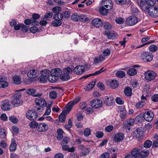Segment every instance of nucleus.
<instances>
[{
  "label": "nucleus",
  "instance_id": "c9c22d12",
  "mask_svg": "<svg viewBox=\"0 0 158 158\" xmlns=\"http://www.w3.org/2000/svg\"><path fill=\"white\" fill-rule=\"evenodd\" d=\"M14 140V142H12L11 144L9 147V149L10 152H14L16 149L17 144L15 142V141Z\"/></svg>",
  "mask_w": 158,
  "mask_h": 158
},
{
  "label": "nucleus",
  "instance_id": "a18cd8bd",
  "mask_svg": "<svg viewBox=\"0 0 158 158\" xmlns=\"http://www.w3.org/2000/svg\"><path fill=\"white\" fill-rule=\"evenodd\" d=\"M38 123L36 122L35 121H33L29 123V126L31 128H36L37 129V127L38 126Z\"/></svg>",
  "mask_w": 158,
  "mask_h": 158
},
{
  "label": "nucleus",
  "instance_id": "f8f14e48",
  "mask_svg": "<svg viewBox=\"0 0 158 158\" xmlns=\"http://www.w3.org/2000/svg\"><path fill=\"white\" fill-rule=\"evenodd\" d=\"M91 104L93 108H98L102 106V102L100 99H95L92 101Z\"/></svg>",
  "mask_w": 158,
  "mask_h": 158
},
{
  "label": "nucleus",
  "instance_id": "3c124183",
  "mask_svg": "<svg viewBox=\"0 0 158 158\" xmlns=\"http://www.w3.org/2000/svg\"><path fill=\"white\" fill-rule=\"evenodd\" d=\"M110 53V51L108 48L105 49L103 50L102 53L104 56H106L109 55Z\"/></svg>",
  "mask_w": 158,
  "mask_h": 158
},
{
  "label": "nucleus",
  "instance_id": "a878e982",
  "mask_svg": "<svg viewBox=\"0 0 158 158\" xmlns=\"http://www.w3.org/2000/svg\"><path fill=\"white\" fill-rule=\"evenodd\" d=\"M105 34L107 36V38L110 39H114L116 37V34L110 32L105 31Z\"/></svg>",
  "mask_w": 158,
  "mask_h": 158
},
{
  "label": "nucleus",
  "instance_id": "4d7b16f0",
  "mask_svg": "<svg viewBox=\"0 0 158 158\" xmlns=\"http://www.w3.org/2000/svg\"><path fill=\"white\" fill-rule=\"evenodd\" d=\"M144 106L143 102H139L137 103L135 105L136 107L138 109H140L142 108Z\"/></svg>",
  "mask_w": 158,
  "mask_h": 158
},
{
  "label": "nucleus",
  "instance_id": "052dcab7",
  "mask_svg": "<svg viewBox=\"0 0 158 158\" xmlns=\"http://www.w3.org/2000/svg\"><path fill=\"white\" fill-rule=\"evenodd\" d=\"M113 128L114 127L112 125H109L106 127L105 130L107 132H109L112 131Z\"/></svg>",
  "mask_w": 158,
  "mask_h": 158
},
{
  "label": "nucleus",
  "instance_id": "864d4df0",
  "mask_svg": "<svg viewBox=\"0 0 158 158\" xmlns=\"http://www.w3.org/2000/svg\"><path fill=\"white\" fill-rule=\"evenodd\" d=\"M91 132V130L89 128H87L85 130L84 134L85 136H88L90 135Z\"/></svg>",
  "mask_w": 158,
  "mask_h": 158
},
{
  "label": "nucleus",
  "instance_id": "473e14b6",
  "mask_svg": "<svg viewBox=\"0 0 158 158\" xmlns=\"http://www.w3.org/2000/svg\"><path fill=\"white\" fill-rule=\"evenodd\" d=\"M89 152L90 149L89 148H84V150L81 151L80 154V156L81 157L86 156L89 154Z\"/></svg>",
  "mask_w": 158,
  "mask_h": 158
},
{
  "label": "nucleus",
  "instance_id": "39448f33",
  "mask_svg": "<svg viewBox=\"0 0 158 158\" xmlns=\"http://www.w3.org/2000/svg\"><path fill=\"white\" fill-rule=\"evenodd\" d=\"M143 11L145 13H148L150 16L153 18L158 17V7H153L148 9L147 11Z\"/></svg>",
  "mask_w": 158,
  "mask_h": 158
},
{
  "label": "nucleus",
  "instance_id": "8fccbe9b",
  "mask_svg": "<svg viewBox=\"0 0 158 158\" xmlns=\"http://www.w3.org/2000/svg\"><path fill=\"white\" fill-rule=\"evenodd\" d=\"M152 144V142L150 140H146L144 143V147L146 148H149L151 146Z\"/></svg>",
  "mask_w": 158,
  "mask_h": 158
},
{
  "label": "nucleus",
  "instance_id": "423d86ee",
  "mask_svg": "<svg viewBox=\"0 0 158 158\" xmlns=\"http://www.w3.org/2000/svg\"><path fill=\"white\" fill-rule=\"evenodd\" d=\"M27 118L31 120H35L38 117V114L36 111L33 110H29L26 113Z\"/></svg>",
  "mask_w": 158,
  "mask_h": 158
},
{
  "label": "nucleus",
  "instance_id": "f704fd0d",
  "mask_svg": "<svg viewBox=\"0 0 158 158\" xmlns=\"http://www.w3.org/2000/svg\"><path fill=\"white\" fill-rule=\"evenodd\" d=\"M13 79L14 83L17 85H19L21 83V81L19 76H13Z\"/></svg>",
  "mask_w": 158,
  "mask_h": 158
},
{
  "label": "nucleus",
  "instance_id": "e433bc0d",
  "mask_svg": "<svg viewBox=\"0 0 158 158\" xmlns=\"http://www.w3.org/2000/svg\"><path fill=\"white\" fill-rule=\"evenodd\" d=\"M59 78V76L52 75L50 74L48 80L50 82L53 83L56 82Z\"/></svg>",
  "mask_w": 158,
  "mask_h": 158
},
{
  "label": "nucleus",
  "instance_id": "aec40b11",
  "mask_svg": "<svg viewBox=\"0 0 158 158\" xmlns=\"http://www.w3.org/2000/svg\"><path fill=\"white\" fill-rule=\"evenodd\" d=\"M92 23L96 27H99L102 25V22L100 19L95 18L93 20Z\"/></svg>",
  "mask_w": 158,
  "mask_h": 158
},
{
  "label": "nucleus",
  "instance_id": "338daca9",
  "mask_svg": "<svg viewBox=\"0 0 158 158\" xmlns=\"http://www.w3.org/2000/svg\"><path fill=\"white\" fill-rule=\"evenodd\" d=\"M1 119L3 121H5L8 118L5 114H2L0 116Z\"/></svg>",
  "mask_w": 158,
  "mask_h": 158
},
{
  "label": "nucleus",
  "instance_id": "a19ab883",
  "mask_svg": "<svg viewBox=\"0 0 158 158\" xmlns=\"http://www.w3.org/2000/svg\"><path fill=\"white\" fill-rule=\"evenodd\" d=\"M39 81L41 83H44L48 80V78L44 75H41L38 79Z\"/></svg>",
  "mask_w": 158,
  "mask_h": 158
},
{
  "label": "nucleus",
  "instance_id": "79ce46f5",
  "mask_svg": "<svg viewBox=\"0 0 158 158\" xmlns=\"http://www.w3.org/2000/svg\"><path fill=\"white\" fill-rule=\"evenodd\" d=\"M70 13L69 11H66L64 12L63 14L60 13V16L61 18V20L64 17L65 18H68L70 16Z\"/></svg>",
  "mask_w": 158,
  "mask_h": 158
},
{
  "label": "nucleus",
  "instance_id": "2f4dec72",
  "mask_svg": "<svg viewBox=\"0 0 158 158\" xmlns=\"http://www.w3.org/2000/svg\"><path fill=\"white\" fill-rule=\"evenodd\" d=\"M102 6L100 8V12L102 14L105 15L108 13V10L110 9H108V8H106L105 6Z\"/></svg>",
  "mask_w": 158,
  "mask_h": 158
},
{
  "label": "nucleus",
  "instance_id": "e2e57ef3",
  "mask_svg": "<svg viewBox=\"0 0 158 158\" xmlns=\"http://www.w3.org/2000/svg\"><path fill=\"white\" fill-rule=\"evenodd\" d=\"M110 154L107 152H104L100 157V158H109Z\"/></svg>",
  "mask_w": 158,
  "mask_h": 158
},
{
  "label": "nucleus",
  "instance_id": "774afa93",
  "mask_svg": "<svg viewBox=\"0 0 158 158\" xmlns=\"http://www.w3.org/2000/svg\"><path fill=\"white\" fill-rule=\"evenodd\" d=\"M40 18V16L39 15L37 14H34L33 15L32 17V20H37Z\"/></svg>",
  "mask_w": 158,
  "mask_h": 158
},
{
  "label": "nucleus",
  "instance_id": "2eb2a0df",
  "mask_svg": "<svg viewBox=\"0 0 158 158\" xmlns=\"http://www.w3.org/2000/svg\"><path fill=\"white\" fill-rule=\"evenodd\" d=\"M39 74V72L37 69H33L29 71L27 76L29 78H34L37 77Z\"/></svg>",
  "mask_w": 158,
  "mask_h": 158
},
{
  "label": "nucleus",
  "instance_id": "37998d69",
  "mask_svg": "<svg viewBox=\"0 0 158 158\" xmlns=\"http://www.w3.org/2000/svg\"><path fill=\"white\" fill-rule=\"evenodd\" d=\"M105 70L106 69H104V67H103L102 68H101V69L99 71H97L94 73L90 74H88L87 75L89 77L92 76L97 75L102 72H103L105 71Z\"/></svg>",
  "mask_w": 158,
  "mask_h": 158
},
{
  "label": "nucleus",
  "instance_id": "cd10ccee",
  "mask_svg": "<svg viewBox=\"0 0 158 158\" xmlns=\"http://www.w3.org/2000/svg\"><path fill=\"white\" fill-rule=\"evenodd\" d=\"M135 136L137 138H139L141 137L143 135V132L141 131V129L140 128L137 129L134 132Z\"/></svg>",
  "mask_w": 158,
  "mask_h": 158
},
{
  "label": "nucleus",
  "instance_id": "9b49d317",
  "mask_svg": "<svg viewBox=\"0 0 158 158\" xmlns=\"http://www.w3.org/2000/svg\"><path fill=\"white\" fill-rule=\"evenodd\" d=\"M138 22L137 18L134 16H131L127 18L126 20L127 24L130 26L135 24Z\"/></svg>",
  "mask_w": 158,
  "mask_h": 158
},
{
  "label": "nucleus",
  "instance_id": "ea45409f",
  "mask_svg": "<svg viewBox=\"0 0 158 158\" xmlns=\"http://www.w3.org/2000/svg\"><path fill=\"white\" fill-rule=\"evenodd\" d=\"M131 8V12L132 14L135 15H137L139 12L138 9L135 6H133Z\"/></svg>",
  "mask_w": 158,
  "mask_h": 158
},
{
  "label": "nucleus",
  "instance_id": "680f3d73",
  "mask_svg": "<svg viewBox=\"0 0 158 158\" xmlns=\"http://www.w3.org/2000/svg\"><path fill=\"white\" fill-rule=\"evenodd\" d=\"M87 106V104L84 102H82L80 104V107L82 110H85Z\"/></svg>",
  "mask_w": 158,
  "mask_h": 158
},
{
  "label": "nucleus",
  "instance_id": "4c0bfd02",
  "mask_svg": "<svg viewBox=\"0 0 158 158\" xmlns=\"http://www.w3.org/2000/svg\"><path fill=\"white\" fill-rule=\"evenodd\" d=\"M71 18L75 22H78L80 21L79 15L77 13H74L72 15Z\"/></svg>",
  "mask_w": 158,
  "mask_h": 158
},
{
  "label": "nucleus",
  "instance_id": "0e129e2a",
  "mask_svg": "<svg viewBox=\"0 0 158 158\" xmlns=\"http://www.w3.org/2000/svg\"><path fill=\"white\" fill-rule=\"evenodd\" d=\"M69 141V138L67 137H65L61 141V144H67Z\"/></svg>",
  "mask_w": 158,
  "mask_h": 158
},
{
  "label": "nucleus",
  "instance_id": "c85d7f7f",
  "mask_svg": "<svg viewBox=\"0 0 158 158\" xmlns=\"http://www.w3.org/2000/svg\"><path fill=\"white\" fill-rule=\"evenodd\" d=\"M41 74L42 75H44L48 78L49 79V76L51 74L50 71L48 69H44L42 70L41 72Z\"/></svg>",
  "mask_w": 158,
  "mask_h": 158
},
{
  "label": "nucleus",
  "instance_id": "6ab92c4d",
  "mask_svg": "<svg viewBox=\"0 0 158 158\" xmlns=\"http://www.w3.org/2000/svg\"><path fill=\"white\" fill-rule=\"evenodd\" d=\"M26 93L34 97L41 96L42 95V94H39L36 93L35 89L33 88H30L26 90Z\"/></svg>",
  "mask_w": 158,
  "mask_h": 158
},
{
  "label": "nucleus",
  "instance_id": "f257e3e1",
  "mask_svg": "<svg viewBox=\"0 0 158 158\" xmlns=\"http://www.w3.org/2000/svg\"><path fill=\"white\" fill-rule=\"evenodd\" d=\"M80 97H77L73 101H71L68 103L65 109L60 114V121L62 122H65L66 118V115L70 112L74 105L77 104L80 101Z\"/></svg>",
  "mask_w": 158,
  "mask_h": 158
},
{
  "label": "nucleus",
  "instance_id": "4be33fe9",
  "mask_svg": "<svg viewBox=\"0 0 158 158\" xmlns=\"http://www.w3.org/2000/svg\"><path fill=\"white\" fill-rule=\"evenodd\" d=\"M114 99L112 97H106L104 103L107 106H112L113 104Z\"/></svg>",
  "mask_w": 158,
  "mask_h": 158
},
{
  "label": "nucleus",
  "instance_id": "6e6d98bb",
  "mask_svg": "<svg viewBox=\"0 0 158 158\" xmlns=\"http://www.w3.org/2000/svg\"><path fill=\"white\" fill-rule=\"evenodd\" d=\"M49 96L52 99H54L57 97V93L55 91H51L49 94Z\"/></svg>",
  "mask_w": 158,
  "mask_h": 158
},
{
  "label": "nucleus",
  "instance_id": "c03bdc74",
  "mask_svg": "<svg viewBox=\"0 0 158 158\" xmlns=\"http://www.w3.org/2000/svg\"><path fill=\"white\" fill-rule=\"evenodd\" d=\"M125 73L122 71H118L116 73V76L118 77L122 78L125 76Z\"/></svg>",
  "mask_w": 158,
  "mask_h": 158
},
{
  "label": "nucleus",
  "instance_id": "a211bd4d",
  "mask_svg": "<svg viewBox=\"0 0 158 158\" xmlns=\"http://www.w3.org/2000/svg\"><path fill=\"white\" fill-rule=\"evenodd\" d=\"M124 138L123 134L122 132H119L115 135L114 138V140L116 142L119 143L122 141Z\"/></svg>",
  "mask_w": 158,
  "mask_h": 158
},
{
  "label": "nucleus",
  "instance_id": "58836bf2",
  "mask_svg": "<svg viewBox=\"0 0 158 158\" xmlns=\"http://www.w3.org/2000/svg\"><path fill=\"white\" fill-rule=\"evenodd\" d=\"M50 72L51 74L52 75L59 76L58 75H59V69L57 68H55L52 70Z\"/></svg>",
  "mask_w": 158,
  "mask_h": 158
},
{
  "label": "nucleus",
  "instance_id": "de8ad7c7",
  "mask_svg": "<svg viewBox=\"0 0 158 158\" xmlns=\"http://www.w3.org/2000/svg\"><path fill=\"white\" fill-rule=\"evenodd\" d=\"M6 136V130L4 129H0V137L1 138H4Z\"/></svg>",
  "mask_w": 158,
  "mask_h": 158
},
{
  "label": "nucleus",
  "instance_id": "9d476101",
  "mask_svg": "<svg viewBox=\"0 0 158 158\" xmlns=\"http://www.w3.org/2000/svg\"><path fill=\"white\" fill-rule=\"evenodd\" d=\"M10 104L8 100H4L1 102V108L3 110H10Z\"/></svg>",
  "mask_w": 158,
  "mask_h": 158
},
{
  "label": "nucleus",
  "instance_id": "ddd939ff",
  "mask_svg": "<svg viewBox=\"0 0 158 158\" xmlns=\"http://www.w3.org/2000/svg\"><path fill=\"white\" fill-rule=\"evenodd\" d=\"M35 102L37 105L40 107H44L47 105V103L44 99L40 97H39L36 99Z\"/></svg>",
  "mask_w": 158,
  "mask_h": 158
},
{
  "label": "nucleus",
  "instance_id": "7ed1b4c3",
  "mask_svg": "<svg viewBox=\"0 0 158 158\" xmlns=\"http://www.w3.org/2000/svg\"><path fill=\"white\" fill-rule=\"evenodd\" d=\"M73 71V69L69 67L64 69L63 70L64 73L60 77L61 80L63 81H67L69 80L70 78L69 74L72 73Z\"/></svg>",
  "mask_w": 158,
  "mask_h": 158
},
{
  "label": "nucleus",
  "instance_id": "49530a36",
  "mask_svg": "<svg viewBox=\"0 0 158 158\" xmlns=\"http://www.w3.org/2000/svg\"><path fill=\"white\" fill-rule=\"evenodd\" d=\"M150 51L152 52H155L157 50V47L155 45H151L149 47Z\"/></svg>",
  "mask_w": 158,
  "mask_h": 158
},
{
  "label": "nucleus",
  "instance_id": "0eeeda50",
  "mask_svg": "<svg viewBox=\"0 0 158 158\" xmlns=\"http://www.w3.org/2000/svg\"><path fill=\"white\" fill-rule=\"evenodd\" d=\"M141 58L144 62H149L152 60L153 56L150 52H145L142 54Z\"/></svg>",
  "mask_w": 158,
  "mask_h": 158
},
{
  "label": "nucleus",
  "instance_id": "6e6552de",
  "mask_svg": "<svg viewBox=\"0 0 158 158\" xmlns=\"http://www.w3.org/2000/svg\"><path fill=\"white\" fill-rule=\"evenodd\" d=\"M140 115L143 116L144 119L148 122L152 120L154 117V113L152 111H147L145 112L143 115V114H140Z\"/></svg>",
  "mask_w": 158,
  "mask_h": 158
},
{
  "label": "nucleus",
  "instance_id": "dca6fc26",
  "mask_svg": "<svg viewBox=\"0 0 158 158\" xmlns=\"http://www.w3.org/2000/svg\"><path fill=\"white\" fill-rule=\"evenodd\" d=\"M73 71L77 74H81L85 71V67L82 65H79L74 69Z\"/></svg>",
  "mask_w": 158,
  "mask_h": 158
},
{
  "label": "nucleus",
  "instance_id": "5fc2aeb1",
  "mask_svg": "<svg viewBox=\"0 0 158 158\" xmlns=\"http://www.w3.org/2000/svg\"><path fill=\"white\" fill-rule=\"evenodd\" d=\"M52 10L53 12L55 13V15H57L58 16L59 13V6L55 7L53 8Z\"/></svg>",
  "mask_w": 158,
  "mask_h": 158
},
{
  "label": "nucleus",
  "instance_id": "c756f323",
  "mask_svg": "<svg viewBox=\"0 0 158 158\" xmlns=\"http://www.w3.org/2000/svg\"><path fill=\"white\" fill-rule=\"evenodd\" d=\"M102 25L103 27L104 28L105 30L108 31L111 29L112 27V25L110 23L107 22H106L104 23L103 24H102Z\"/></svg>",
  "mask_w": 158,
  "mask_h": 158
},
{
  "label": "nucleus",
  "instance_id": "13d9d810",
  "mask_svg": "<svg viewBox=\"0 0 158 158\" xmlns=\"http://www.w3.org/2000/svg\"><path fill=\"white\" fill-rule=\"evenodd\" d=\"M127 112L125 109H123V110L120 111V117L121 118H124L125 117Z\"/></svg>",
  "mask_w": 158,
  "mask_h": 158
},
{
  "label": "nucleus",
  "instance_id": "bf43d9fd",
  "mask_svg": "<svg viewBox=\"0 0 158 158\" xmlns=\"http://www.w3.org/2000/svg\"><path fill=\"white\" fill-rule=\"evenodd\" d=\"M116 102L117 104L120 105H122L124 103V101L122 99L119 97L116 98Z\"/></svg>",
  "mask_w": 158,
  "mask_h": 158
},
{
  "label": "nucleus",
  "instance_id": "f03ea898",
  "mask_svg": "<svg viewBox=\"0 0 158 158\" xmlns=\"http://www.w3.org/2000/svg\"><path fill=\"white\" fill-rule=\"evenodd\" d=\"M156 3V0H141L139 4L143 11H147L148 9L153 7Z\"/></svg>",
  "mask_w": 158,
  "mask_h": 158
},
{
  "label": "nucleus",
  "instance_id": "5701e85b",
  "mask_svg": "<svg viewBox=\"0 0 158 158\" xmlns=\"http://www.w3.org/2000/svg\"><path fill=\"white\" fill-rule=\"evenodd\" d=\"M140 150L138 148L133 149L131 152V155L135 158H137L139 155Z\"/></svg>",
  "mask_w": 158,
  "mask_h": 158
},
{
  "label": "nucleus",
  "instance_id": "bb28decb",
  "mask_svg": "<svg viewBox=\"0 0 158 158\" xmlns=\"http://www.w3.org/2000/svg\"><path fill=\"white\" fill-rule=\"evenodd\" d=\"M110 84L111 87L112 89H115L118 86V83L116 80H112L110 82Z\"/></svg>",
  "mask_w": 158,
  "mask_h": 158
},
{
  "label": "nucleus",
  "instance_id": "412c9836",
  "mask_svg": "<svg viewBox=\"0 0 158 158\" xmlns=\"http://www.w3.org/2000/svg\"><path fill=\"white\" fill-rule=\"evenodd\" d=\"M62 146V149L64 151H68L69 152H73L75 151V148L72 147L70 148L68 145L61 144Z\"/></svg>",
  "mask_w": 158,
  "mask_h": 158
},
{
  "label": "nucleus",
  "instance_id": "20e7f679",
  "mask_svg": "<svg viewBox=\"0 0 158 158\" xmlns=\"http://www.w3.org/2000/svg\"><path fill=\"white\" fill-rule=\"evenodd\" d=\"M21 93L19 92L15 93L14 99L11 102L12 104L15 106L20 105L22 103V101L20 99Z\"/></svg>",
  "mask_w": 158,
  "mask_h": 158
},
{
  "label": "nucleus",
  "instance_id": "b1692460",
  "mask_svg": "<svg viewBox=\"0 0 158 158\" xmlns=\"http://www.w3.org/2000/svg\"><path fill=\"white\" fill-rule=\"evenodd\" d=\"M53 18L55 19L52 23V24L53 26L57 27L59 26V19L58 16L57 15H55L53 16Z\"/></svg>",
  "mask_w": 158,
  "mask_h": 158
},
{
  "label": "nucleus",
  "instance_id": "09e8293b",
  "mask_svg": "<svg viewBox=\"0 0 158 158\" xmlns=\"http://www.w3.org/2000/svg\"><path fill=\"white\" fill-rule=\"evenodd\" d=\"M9 120L12 123H16L18 122V119L14 116H12L9 117Z\"/></svg>",
  "mask_w": 158,
  "mask_h": 158
},
{
  "label": "nucleus",
  "instance_id": "393cba45",
  "mask_svg": "<svg viewBox=\"0 0 158 158\" xmlns=\"http://www.w3.org/2000/svg\"><path fill=\"white\" fill-rule=\"evenodd\" d=\"M134 122V120L133 119L131 118L127 119L123 123L124 125L126 127H128L132 125Z\"/></svg>",
  "mask_w": 158,
  "mask_h": 158
},
{
  "label": "nucleus",
  "instance_id": "69168bd1",
  "mask_svg": "<svg viewBox=\"0 0 158 158\" xmlns=\"http://www.w3.org/2000/svg\"><path fill=\"white\" fill-rule=\"evenodd\" d=\"M30 30L31 33H35L38 31V29L36 27H33L30 28Z\"/></svg>",
  "mask_w": 158,
  "mask_h": 158
},
{
  "label": "nucleus",
  "instance_id": "7c9ffc66",
  "mask_svg": "<svg viewBox=\"0 0 158 158\" xmlns=\"http://www.w3.org/2000/svg\"><path fill=\"white\" fill-rule=\"evenodd\" d=\"M124 92L125 95L127 96H130L132 94L131 89L129 87L125 88Z\"/></svg>",
  "mask_w": 158,
  "mask_h": 158
},
{
  "label": "nucleus",
  "instance_id": "f3484780",
  "mask_svg": "<svg viewBox=\"0 0 158 158\" xmlns=\"http://www.w3.org/2000/svg\"><path fill=\"white\" fill-rule=\"evenodd\" d=\"M101 3L102 6H105L108 9H110L113 6V4L111 0H103Z\"/></svg>",
  "mask_w": 158,
  "mask_h": 158
},
{
  "label": "nucleus",
  "instance_id": "72a5a7b5",
  "mask_svg": "<svg viewBox=\"0 0 158 158\" xmlns=\"http://www.w3.org/2000/svg\"><path fill=\"white\" fill-rule=\"evenodd\" d=\"M137 72L136 69L134 68H131L129 69L127 72V74L130 76H133L136 75Z\"/></svg>",
  "mask_w": 158,
  "mask_h": 158
},
{
  "label": "nucleus",
  "instance_id": "1a4fd4ad",
  "mask_svg": "<svg viewBox=\"0 0 158 158\" xmlns=\"http://www.w3.org/2000/svg\"><path fill=\"white\" fill-rule=\"evenodd\" d=\"M156 76V74L154 71H148L145 73V79L149 81H151L154 79Z\"/></svg>",
  "mask_w": 158,
  "mask_h": 158
},
{
  "label": "nucleus",
  "instance_id": "603ef678",
  "mask_svg": "<svg viewBox=\"0 0 158 158\" xmlns=\"http://www.w3.org/2000/svg\"><path fill=\"white\" fill-rule=\"evenodd\" d=\"M21 30L23 32H26L28 31V27L26 26L23 24H21Z\"/></svg>",
  "mask_w": 158,
  "mask_h": 158
},
{
  "label": "nucleus",
  "instance_id": "4468645a",
  "mask_svg": "<svg viewBox=\"0 0 158 158\" xmlns=\"http://www.w3.org/2000/svg\"><path fill=\"white\" fill-rule=\"evenodd\" d=\"M48 128V126L44 123L38 124V126L37 127V130L40 132H45Z\"/></svg>",
  "mask_w": 158,
  "mask_h": 158
}]
</instances>
